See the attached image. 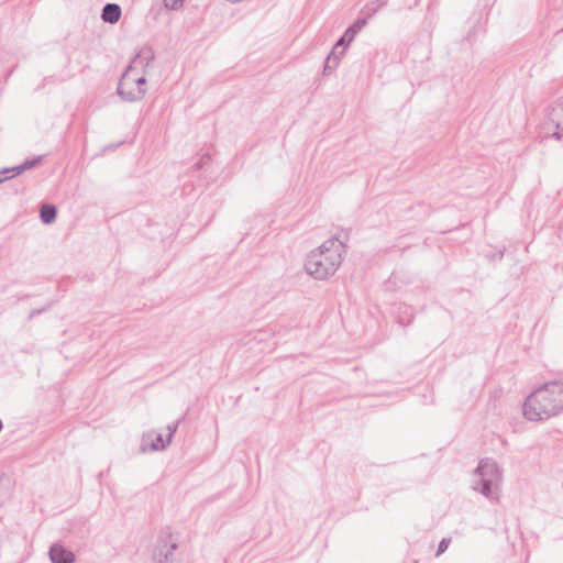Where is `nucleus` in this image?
I'll use <instances>...</instances> for the list:
<instances>
[{"mask_svg": "<svg viewBox=\"0 0 563 563\" xmlns=\"http://www.w3.org/2000/svg\"><path fill=\"white\" fill-rule=\"evenodd\" d=\"M41 161H42V157L37 156V157L33 158V159H27L23 164L14 166L12 168H3L0 173L1 174H7V173L12 172L13 176L20 175L23 172H25L26 169H30V168L36 166Z\"/></svg>", "mask_w": 563, "mask_h": 563, "instance_id": "12", "label": "nucleus"}, {"mask_svg": "<svg viewBox=\"0 0 563 563\" xmlns=\"http://www.w3.org/2000/svg\"><path fill=\"white\" fill-rule=\"evenodd\" d=\"M355 36L356 35L354 33H351V29L347 27L346 31L344 32L343 36L333 46L331 54L328 56V60L329 62L332 60L336 66L340 63V59L344 55V52H345L343 48L339 54H336V51L340 47H344V46H347L349 44H351L353 42V40L355 38Z\"/></svg>", "mask_w": 563, "mask_h": 563, "instance_id": "7", "label": "nucleus"}, {"mask_svg": "<svg viewBox=\"0 0 563 563\" xmlns=\"http://www.w3.org/2000/svg\"><path fill=\"white\" fill-rule=\"evenodd\" d=\"M118 92L128 101L141 100L146 93V78L125 71L119 82Z\"/></svg>", "mask_w": 563, "mask_h": 563, "instance_id": "4", "label": "nucleus"}, {"mask_svg": "<svg viewBox=\"0 0 563 563\" xmlns=\"http://www.w3.org/2000/svg\"><path fill=\"white\" fill-rule=\"evenodd\" d=\"M549 119L558 130L553 135L556 139H560L561 133H563V103H555L551 108Z\"/></svg>", "mask_w": 563, "mask_h": 563, "instance_id": "9", "label": "nucleus"}, {"mask_svg": "<svg viewBox=\"0 0 563 563\" xmlns=\"http://www.w3.org/2000/svg\"><path fill=\"white\" fill-rule=\"evenodd\" d=\"M9 177H0V184L3 183L5 179H8Z\"/></svg>", "mask_w": 563, "mask_h": 563, "instance_id": "18", "label": "nucleus"}, {"mask_svg": "<svg viewBox=\"0 0 563 563\" xmlns=\"http://www.w3.org/2000/svg\"><path fill=\"white\" fill-rule=\"evenodd\" d=\"M450 541L451 540L446 539V538L441 540V542L439 543L437 555H440L441 553H443L448 549V547L450 544Z\"/></svg>", "mask_w": 563, "mask_h": 563, "instance_id": "17", "label": "nucleus"}, {"mask_svg": "<svg viewBox=\"0 0 563 563\" xmlns=\"http://www.w3.org/2000/svg\"><path fill=\"white\" fill-rule=\"evenodd\" d=\"M154 62V52L151 47L144 46L140 48L136 55L132 58L125 71H131L137 76L146 78L147 69Z\"/></svg>", "mask_w": 563, "mask_h": 563, "instance_id": "5", "label": "nucleus"}, {"mask_svg": "<svg viewBox=\"0 0 563 563\" xmlns=\"http://www.w3.org/2000/svg\"><path fill=\"white\" fill-rule=\"evenodd\" d=\"M366 24V20L364 19H360L357 21H355L351 26V33H354L355 35H357L361 30L365 26Z\"/></svg>", "mask_w": 563, "mask_h": 563, "instance_id": "15", "label": "nucleus"}, {"mask_svg": "<svg viewBox=\"0 0 563 563\" xmlns=\"http://www.w3.org/2000/svg\"><path fill=\"white\" fill-rule=\"evenodd\" d=\"M344 254L345 245L340 239H328L307 254L305 272L316 280H328L340 268Z\"/></svg>", "mask_w": 563, "mask_h": 563, "instance_id": "2", "label": "nucleus"}, {"mask_svg": "<svg viewBox=\"0 0 563 563\" xmlns=\"http://www.w3.org/2000/svg\"><path fill=\"white\" fill-rule=\"evenodd\" d=\"M503 474L496 461L482 459L473 472L472 487L489 499H497Z\"/></svg>", "mask_w": 563, "mask_h": 563, "instance_id": "3", "label": "nucleus"}, {"mask_svg": "<svg viewBox=\"0 0 563 563\" xmlns=\"http://www.w3.org/2000/svg\"><path fill=\"white\" fill-rule=\"evenodd\" d=\"M41 220L45 224H51L56 219V209L52 205H44L41 208Z\"/></svg>", "mask_w": 563, "mask_h": 563, "instance_id": "13", "label": "nucleus"}, {"mask_svg": "<svg viewBox=\"0 0 563 563\" xmlns=\"http://www.w3.org/2000/svg\"><path fill=\"white\" fill-rule=\"evenodd\" d=\"M169 445L166 438L154 430H150L143 433L141 439L140 450L143 453L163 451Z\"/></svg>", "mask_w": 563, "mask_h": 563, "instance_id": "6", "label": "nucleus"}, {"mask_svg": "<svg viewBox=\"0 0 563 563\" xmlns=\"http://www.w3.org/2000/svg\"><path fill=\"white\" fill-rule=\"evenodd\" d=\"M563 412V380L547 382L532 390L522 404L523 417L545 421Z\"/></svg>", "mask_w": 563, "mask_h": 563, "instance_id": "1", "label": "nucleus"}, {"mask_svg": "<svg viewBox=\"0 0 563 563\" xmlns=\"http://www.w3.org/2000/svg\"><path fill=\"white\" fill-rule=\"evenodd\" d=\"M101 18L104 22L117 23L121 18V8L115 3H108L103 7Z\"/></svg>", "mask_w": 563, "mask_h": 563, "instance_id": "11", "label": "nucleus"}, {"mask_svg": "<svg viewBox=\"0 0 563 563\" xmlns=\"http://www.w3.org/2000/svg\"><path fill=\"white\" fill-rule=\"evenodd\" d=\"M177 428H178V422L170 423L166 427V430L168 431V433L166 435V440L168 441L169 444L173 441V438H174V434H175Z\"/></svg>", "mask_w": 563, "mask_h": 563, "instance_id": "16", "label": "nucleus"}, {"mask_svg": "<svg viewBox=\"0 0 563 563\" xmlns=\"http://www.w3.org/2000/svg\"><path fill=\"white\" fill-rule=\"evenodd\" d=\"M49 559L52 563H74L75 555L60 544H53L49 549Z\"/></svg>", "mask_w": 563, "mask_h": 563, "instance_id": "8", "label": "nucleus"}, {"mask_svg": "<svg viewBox=\"0 0 563 563\" xmlns=\"http://www.w3.org/2000/svg\"><path fill=\"white\" fill-rule=\"evenodd\" d=\"M186 0H163V5L167 10L177 11L181 9Z\"/></svg>", "mask_w": 563, "mask_h": 563, "instance_id": "14", "label": "nucleus"}, {"mask_svg": "<svg viewBox=\"0 0 563 563\" xmlns=\"http://www.w3.org/2000/svg\"><path fill=\"white\" fill-rule=\"evenodd\" d=\"M176 545L174 543L164 545L154 554L153 563H177L174 553Z\"/></svg>", "mask_w": 563, "mask_h": 563, "instance_id": "10", "label": "nucleus"}]
</instances>
